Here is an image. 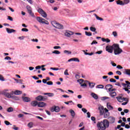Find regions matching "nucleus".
I'll list each match as a JSON object with an SVG mask.
<instances>
[{"mask_svg":"<svg viewBox=\"0 0 130 130\" xmlns=\"http://www.w3.org/2000/svg\"><path fill=\"white\" fill-rule=\"evenodd\" d=\"M97 127L99 130H105L109 127V121L106 119L103 120V121L99 122L97 123Z\"/></svg>","mask_w":130,"mask_h":130,"instance_id":"1","label":"nucleus"},{"mask_svg":"<svg viewBox=\"0 0 130 130\" xmlns=\"http://www.w3.org/2000/svg\"><path fill=\"white\" fill-rule=\"evenodd\" d=\"M99 110H100V113H101V114H102V115L104 114V118H107V117H109V115H110V113H109L108 110L106 108L104 109L103 107H102L101 108H99Z\"/></svg>","mask_w":130,"mask_h":130,"instance_id":"2","label":"nucleus"},{"mask_svg":"<svg viewBox=\"0 0 130 130\" xmlns=\"http://www.w3.org/2000/svg\"><path fill=\"white\" fill-rule=\"evenodd\" d=\"M114 53L115 55L120 54L122 52V49L119 47V45L114 44Z\"/></svg>","mask_w":130,"mask_h":130,"instance_id":"3","label":"nucleus"},{"mask_svg":"<svg viewBox=\"0 0 130 130\" xmlns=\"http://www.w3.org/2000/svg\"><path fill=\"white\" fill-rule=\"evenodd\" d=\"M37 21H38L39 23H41L42 24H46V25H49V22H48L47 20H45V19L42 17H37Z\"/></svg>","mask_w":130,"mask_h":130,"instance_id":"4","label":"nucleus"},{"mask_svg":"<svg viewBox=\"0 0 130 130\" xmlns=\"http://www.w3.org/2000/svg\"><path fill=\"white\" fill-rule=\"evenodd\" d=\"M37 11L38 13L42 16V17H43V18H47V14L46 12H45V11H44V10H43V9L39 8Z\"/></svg>","mask_w":130,"mask_h":130,"instance_id":"5","label":"nucleus"},{"mask_svg":"<svg viewBox=\"0 0 130 130\" xmlns=\"http://www.w3.org/2000/svg\"><path fill=\"white\" fill-rule=\"evenodd\" d=\"M114 50V46H113V45L112 46L108 45L106 47V50L109 53H112Z\"/></svg>","mask_w":130,"mask_h":130,"instance_id":"6","label":"nucleus"},{"mask_svg":"<svg viewBox=\"0 0 130 130\" xmlns=\"http://www.w3.org/2000/svg\"><path fill=\"white\" fill-rule=\"evenodd\" d=\"M3 94L5 97H6V98H12V99H14V96H13V91L11 93L4 92Z\"/></svg>","mask_w":130,"mask_h":130,"instance_id":"7","label":"nucleus"},{"mask_svg":"<svg viewBox=\"0 0 130 130\" xmlns=\"http://www.w3.org/2000/svg\"><path fill=\"white\" fill-rule=\"evenodd\" d=\"M53 26H54V28H56L57 29H63V25L58 23L54 22L53 24Z\"/></svg>","mask_w":130,"mask_h":130,"instance_id":"8","label":"nucleus"},{"mask_svg":"<svg viewBox=\"0 0 130 130\" xmlns=\"http://www.w3.org/2000/svg\"><path fill=\"white\" fill-rule=\"evenodd\" d=\"M77 83H79L81 85V87H87V84H86V82L84 81V80L81 79L77 80Z\"/></svg>","mask_w":130,"mask_h":130,"instance_id":"9","label":"nucleus"},{"mask_svg":"<svg viewBox=\"0 0 130 130\" xmlns=\"http://www.w3.org/2000/svg\"><path fill=\"white\" fill-rule=\"evenodd\" d=\"M51 111L52 112H59L60 111V108L58 107V106H53L52 108H51Z\"/></svg>","mask_w":130,"mask_h":130,"instance_id":"10","label":"nucleus"},{"mask_svg":"<svg viewBox=\"0 0 130 130\" xmlns=\"http://www.w3.org/2000/svg\"><path fill=\"white\" fill-rule=\"evenodd\" d=\"M113 86L111 84H108L105 86L106 90H108L109 92H111V91H115V89H113Z\"/></svg>","mask_w":130,"mask_h":130,"instance_id":"11","label":"nucleus"},{"mask_svg":"<svg viewBox=\"0 0 130 130\" xmlns=\"http://www.w3.org/2000/svg\"><path fill=\"white\" fill-rule=\"evenodd\" d=\"M74 32L71 30H66L64 33V35L66 37H71V36H72V35H74Z\"/></svg>","mask_w":130,"mask_h":130,"instance_id":"12","label":"nucleus"},{"mask_svg":"<svg viewBox=\"0 0 130 130\" xmlns=\"http://www.w3.org/2000/svg\"><path fill=\"white\" fill-rule=\"evenodd\" d=\"M116 98L119 102H123L124 101H127V98H122L121 96H117Z\"/></svg>","mask_w":130,"mask_h":130,"instance_id":"13","label":"nucleus"},{"mask_svg":"<svg viewBox=\"0 0 130 130\" xmlns=\"http://www.w3.org/2000/svg\"><path fill=\"white\" fill-rule=\"evenodd\" d=\"M36 99L38 101H45V100H46V99H45V98L43 97L42 95H39L36 97Z\"/></svg>","mask_w":130,"mask_h":130,"instance_id":"14","label":"nucleus"},{"mask_svg":"<svg viewBox=\"0 0 130 130\" xmlns=\"http://www.w3.org/2000/svg\"><path fill=\"white\" fill-rule=\"evenodd\" d=\"M38 107H45L46 106V104L42 102H39L38 103Z\"/></svg>","mask_w":130,"mask_h":130,"instance_id":"15","label":"nucleus"},{"mask_svg":"<svg viewBox=\"0 0 130 130\" xmlns=\"http://www.w3.org/2000/svg\"><path fill=\"white\" fill-rule=\"evenodd\" d=\"M6 31L9 34H11V33H15V32H16V30L9 28H6Z\"/></svg>","mask_w":130,"mask_h":130,"instance_id":"16","label":"nucleus"},{"mask_svg":"<svg viewBox=\"0 0 130 130\" xmlns=\"http://www.w3.org/2000/svg\"><path fill=\"white\" fill-rule=\"evenodd\" d=\"M109 120L110 123H114V122L115 121V118H114L113 117H109Z\"/></svg>","mask_w":130,"mask_h":130,"instance_id":"17","label":"nucleus"},{"mask_svg":"<svg viewBox=\"0 0 130 130\" xmlns=\"http://www.w3.org/2000/svg\"><path fill=\"white\" fill-rule=\"evenodd\" d=\"M30 104L31 106H33L34 107L37 106V105L38 106V103L36 101L31 102Z\"/></svg>","mask_w":130,"mask_h":130,"instance_id":"18","label":"nucleus"},{"mask_svg":"<svg viewBox=\"0 0 130 130\" xmlns=\"http://www.w3.org/2000/svg\"><path fill=\"white\" fill-rule=\"evenodd\" d=\"M109 92V94L111 97H115V96H116V92L115 91H111Z\"/></svg>","mask_w":130,"mask_h":130,"instance_id":"19","label":"nucleus"},{"mask_svg":"<svg viewBox=\"0 0 130 130\" xmlns=\"http://www.w3.org/2000/svg\"><path fill=\"white\" fill-rule=\"evenodd\" d=\"M22 99L24 102H30V101H31V100L30 99V98L26 96L23 97Z\"/></svg>","mask_w":130,"mask_h":130,"instance_id":"20","label":"nucleus"},{"mask_svg":"<svg viewBox=\"0 0 130 130\" xmlns=\"http://www.w3.org/2000/svg\"><path fill=\"white\" fill-rule=\"evenodd\" d=\"M93 16L95 17L96 20H98L99 21H103V18L100 17L99 16H98V15H97V14L94 13L93 14Z\"/></svg>","mask_w":130,"mask_h":130,"instance_id":"21","label":"nucleus"},{"mask_svg":"<svg viewBox=\"0 0 130 130\" xmlns=\"http://www.w3.org/2000/svg\"><path fill=\"white\" fill-rule=\"evenodd\" d=\"M102 41L103 42H106L107 43H109V42H110V40H109V39H105L103 38H102Z\"/></svg>","mask_w":130,"mask_h":130,"instance_id":"22","label":"nucleus"},{"mask_svg":"<svg viewBox=\"0 0 130 130\" xmlns=\"http://www.w3.org/2000/svg\"><path fill=\"white\" fill-rule=\"evenodd\" d=\"M117 5H119V6H124V4L123 3V2L118 0L116 2Z\"/></svg>","mask_w":130,"mask_h":130,"instance_id":"23","label":"nucleus"},{"mask_svg":"<svg viewBox=\"0 0 130 130\" xmlns=\"http://www.w3.org/2000/svg\"><path fill=\"white\" fill-rule=\"evenodd\" d=\"M91 96L92 97H93V98H94V99H95L96 100H97V99H98V95H97V94H96L94 93H91Z\"/></svg>","mask_w":130,"mask_h":130,"instance_id":"24","label":"nucleus"},{"mask_svg":"<svg viewBox=\"0 0 130 130\" xmlns=\"http://www.w3.org/2000/svg\"><path fill=\"white\" fill-rule=\"evenodd\" d=\"M14 94H15V95H20V94H22V91L20 90H16L14 92Z\"/></svg>","mask_w":130,"mask_h":130,"instance_id":"25","label":"nucleus"},{"mask_svg":"<svg viewBox=\"0 0 130 130\" xmlns=\"http://www.w3.org/2000/svg\"><path fill=\"white\" fill-rule=\"evenodd\" d=\"M90 30L91 32H95V34H97V32H96V28L91 26L90 27Z\"/></svg>","mask_w":130,"mask_h":130,"instance_id":"26","label":"nucleus"},{"mask_svg":"<svg viewBox=\"0 0 130 130\" xmlns=\"http://www.w3.org/2000/svg\"><path fill=\"white\" fill-rule=\"evenodd\" d=\"M73 61H76L77 62H80V59H79L77 57H73L72 58Z\"/></svg>","mask_w":130,"mask_h":130,"instance_id":"27","label":"nucleus"},{"mask_svg":"<svg viewBox=\"0 0 130 130\" xmlns=\"http://www.w3.org/2000/svg\"><path fill=\"white\" fill-rule=\"evenodd\" d=\"M107 107L108 109H110V110L113 109V107L108 103L107 104Z\"/></svg>","mask_w":130,"mask_h":130,"instance_id":"28","label":"nucleus"},{"mask_svg":"<svg viewBox=\"0 0 130 130\" xmlns=\"http://www.w3.org/2000/svg\"><path fill=\"white\" fill-rule=\"evenodd\" d=\"M125 74L128 76H130V69H125Z\"/></svg>","mask_w":130,"mask_h":130,"instance_id":"29","label":"nucleus"},{"mask_svg":"<svg viewBox=\"0 0 130 130\" xmlns=\"http://www.w3.org/2000/svg\"><path fill=\"white\" fill-rule=\"evenodd\" d=\"M26 9L27 10L28 13H30V12H32V8H31L29 6H27Z\"/></svg>","mask_w":130,"mask_h":130,"instance_id":"30","label":"nucleus"},{"mask_svg":"<svg viewBox=\"0 0 130 130\" xmlns=\"http://www.w3.org/2000/svg\"><path fill=\"white\" fill-rule=\"evenodd\" d=\"M70 112L71 114V116L73 117H75V115H76V114L75 113V111H74V110H71L70 111Z\"/></svg>","mask_w":130,"mask_h":130,"instance_id":"31","label":"nucleus"},{"mask_svg":"<svg viewBox=\"0 0 130 130\" xmlns=\"http://www.w3.org/2000/svg\"><path fill=\"white\" fill-rule=\"evenodd\" d=\"M96 88L97 89H104V86H103V85H98L96 86Z\"/></svg>","mask_w":130,"mask_h":130,"instance_id":"32","label":"nucleus"},{"mask_svg":"<svg viewBox=\"0 0 130 130\" xmlns=\"http://www.w3.org/2000/svg\"><path fill=\"white\" fill-rule=\"evenodd\" d=\"M63 53L65 54H72V52L71 51H69V50H64L63 51Z\"/></svg>","mask_w":130,"mask_h":130,"instance_id":"33","label":"nucleus"},{"mask_svg":"<svg viewBox=\"0 0 130 130\" xmlns=\"http://www.w3.org/2000/svg\"><path fill=\"white\" fill-rule=\"evenodd\" d=\"M52 53H53L54 54H60V52L58 50H54L52 52Z\"/></svg>","mask_w":130,"mask_h":130,"instance_id":"34","label":"nucleus"},{"mask_svg":"<svg viewBox=\"0 0 130 130\" xmlns=\"http://www.w3.org/2000/svg\"><path fill=\"white\" fill-rule=\"evenodd\" d=\"M14 111V109L12 107H10L7 109L8 112H13Z\"/></svg>","mask_w":130,"mask_h":130,"instance_id":"35","label":"nucleus"},{"mask_svg":"<svg viewBox=\"0 0 130 130\" xmlns=\"http://www.w3.org/2000/svg\"><path fill=\"white\" fill-rule=\"evenodd\" d=\"M85 34L86 36H92V32H91L85 31Z\"/></svg>","mask_w":130,"mask_h":130,"instance_id":"36","label":"nucleus"},{"mask_svg":"<svg viewBox=\"0 0 130 130\" xmlns=\"http://www.w3.org/2000/svg\"><path fill=\"white\" fill-rule=\"evenodd\" d=\"M112 35L114 37L116 38L117 37V32L116 31H114L112 32Z\"/></svg>","mask_w":130,"mask_h":130,"instance_id":"37","label":"nucleus"},{"mask_svg":"<svg viewBox=\"0 0 130 130\" xmlns=\"http://www.w3.org/2000/svg\"><path fill=\"white\" fill-rule=\"evenodd\" d=\"M90 88H94L95 86V83H89Z\"/></svg>","mask_w":130,"mask_h":130,"instance_id":"38","label":"nucleus"},{"mask_svg":"<svg viewBox=\"0 0 130 130\" xmlns=\"http://www.w3.org/2000/svg\"><path fill=\"white\" fill-rule=\"evenodd\" d=\"M129 0H123L124 6V5H127L128 4H129Z\"/></svg>","mask_w":130,"mask_h":130,"instance_id":"39","label":"nucleus"},{"mask_svg":"<svg viewBox=\"0 0 130 130\" xmlns=\"http://www.w3.org/2000/svg\"><path fill=\"white\" fill-rule=\"evenodd\" d=\"M28 14L30 15V16H31V17H32V18H36V17L35 16V15H34V13H33V12H32V11H30V12H28Z\"/></svg>","mask_w":130,"mask_h":130,"instance_id":"40","label":"nucleus"},{"mask_svg":"<svg viewBox=\"0 0 130 130\" xmlns=\"http://www.w3.org/2000/svg\"><path fill=\"white\" fill-rule=\"evenodd\" d=\"M27 126L28 127H30V128L33 127V122H29Z\"/></svg>","mask_w":130,"mask_h":130,"instance_id":"41","label":"nucleus"},{"mask_svg":"<svg viewBox=\"0 0 130 130\" xmlns=\"http://www.w3.org/2000/svg\"><path fill=\"white\" fill-rule=\"evenodd\" d=\"M22 32H28L29 31V29H28L26 28H23L21 29Z\"/></svg>","mask_w":130,"mask_h":130,"instance_id":"42","label":"nucleus"},{"mask_svg":"<svg viewBox=\"0 0 130 130\" xmlns=\"http://www.w3.org/2000/svg\"><path fill=\"white\" fill-rule=\"evenodd\" d=\"M4 123H5L6 125H12V124L8 121H5Z\"/></svg>","mask_w":130,"mask_h":130,"instance_id":"43","label":"nucleus"},{"mask_svg":"<svg viewBox=\"0 0 130 130\" xmlns=\"http://www.w3.org/2000/svg\"><path fill=\"white\" fill-rule=\"evenodd\" d=\"M123 90H124L125 91H126V92L128 93V94H129L130 90L129 89H128V88L125 87L123 88Z\"/></svg>","mask_w":130,"mask_h":130,"instance_id":"44","label":"nucleus"},{"mask_svg":"<svg viewBox=\"0 0 130 130\" xmlns=\"http://www.w3.org/2000/svg\"><path fill=\"white\" fill-rule=\"evenodd\" d=\"M68 69H66L64 72V75H65V76H69L70 74H69V72H68Z\"/></svg>","mask_w":130,"mask_h":130,"instance_id":"45","label":"nucleus"},{"mask_svg":"<svg viewBox=\"0 0 130 130\" xmlns=\"http://www.w3.org/2000/svg\"><path fill=\"white\" fill-rule=\"evenodd\" d=\"M44 95H49V97L53 96V93H44Z\"/></svg>","mask_w":130,"mask_h":130,"instance_id":"46","label":"nucleus"},{"mask_svg":"<svg viewBox=\"0 0 130 130\" xmlns=\"http://www.w3.org/2000/svg\"><path fill=\"white\" fill-rule=\"evenodd\" d=\"M110 82H111V83H116V80L113 78H111L110 79Z\"/></svg>","mask_w":130,"mask_h":130,"instance_id":"47","label":"nucleus"},{"mask_svg":"<svg viewBox=\"0 0 130 130\" xmlns=\"http://www.w3.org/2000/svg\"><path fill=\"white\" fill-rule=\"evenodd\" d=\"M60 48H61V47L58 46H55L53 47V49H60Z\"/></svg>","mask_w":130,"mask_h":130,"instance_id":"48","label":"nucleus"},{"mask_svg":"<svg viewBox=\"0 0 130 130\" xmlns=\"http://www.w3.org/2000/svg\"><path fill=\"white\" fill-rule=\"evenodd\" d=\"M50 70H52V71H59V69L58 68H50Z\"/></svg>","mask_w":130,"mask_h":130,"instance_id":"49","label":"nucleus"},{"mask_svg":"<svg viewBox=\"0 0 130 130\" xmlns=\"http://www.w3.org/2000/svg\"><path fill=\"white\" fill-rule=\"evenodd\" d=\"M18 39H19V40H24V39H25V37L24 36L19 37Z\"/></svg>","mask_w":130,"mask_h":130,"instance_id":"50","label":"nucleus"},{"mask_svg":"<svg viewBox=\"0 0 130 130\" xmlns=\"http://www.w3.org/2000/svg\"><path fill=\"white\" fill-rule=\"evenodd\" d=\"M0 81H4L5 78L3 77V75H0Z\"/></svg>","mask_w":130,"mask_h":130,"instance_id":"51","label":"nucleus"},{"mask_svg":"<svg viewBox=\"0 0 130 130\" xmlns=\"http://www.w3.org/2000/svg\"><path fill=\"white\" fill-rule=\"evenodd\" d=\"M47 84L49 85H53V83L52 82V81H48L47 82Z\"/></svg>","mask_w":130,"mask_h":130,"instance_id":"52","label":"nucleus"},{"mask_svg":"<svg viewBox=\"0 0 130 130\" xmlns=\"http://www.w3.org/2000/svg\"><path fill=\"white\" fill-rule=\"evenodd\" d=\"M116 68L119 70H122V69H123V68L120 65H118Z\"/></svg>","mask_w":130,"mask_h":130,"instance_id":"53","label":"nucleus"},{"mask_svg":"<svg viewBox=\"0 0 130 130\" xmlns=\"http://www.w3.org/2000/svg\"><path fill=\"white\" fill-rule=\"evenodd\" d=\"M91 119L92 120V121H94V123H96V122L95 121L96 120V118H95L94 117L92 116L91 117Z\"/></svg>","mask_w":130,"mask_h":130,"instance_id":"54","label":"nucleus"},{"mask_svg":"<svg viewBox=\"0 0 130 130\" xmlns=\"http://www.w3.org/2000/svg\"><path fill=\"white\" fill-rule=\"evenodd\" d=\"M102 52H103V51L102 50L101 51H99L95 52L96 54H101V53H102Z\"/></svg>","mask_w":130,"mask_h":130,"instance_id":"55","label":"nucleus"},{"mask_svg":"<svg viewBox=\"0 0 130 130\" xmlns=\"http://www.w3.org/2000/svg\"><path fill=\"white\" fill-rule=\"evenodd\" d=\"M116 74H117V75H119V76H121V72L119 71H116Z\"/></svg>","mask_w":130,"mask_h":130,"instance_id":"56","label":"nucleus"},{"mask_svg":"<svg viewBox=\"0 0 130 130\" xmlns=\"http://www.w3.org/2000/svg\"><path fill=\"white\" fill-rule=\"evenodd\" d=\"M5 59L6 60H11V58L9 56H6L5 58Z\"/></svg>","mask_w":130,"mask_h":130,"instance_id":"57","label":"nucleus"},{"mask_svg":"<svg viewBox=\"0 0 130 130\" xmlns=\"http://www.w3.org/2000/svg\"><path fill=\"white\" fill-rule=\"evenodd\" d=\"M98 42H97V41H93V42L91 43V45H93V44H98Z\"/></svg>","mask_w":130,"mask_h":130,"instance_id":"58","label":"nucleus"},{"mask_svg":"<svg viewBox=\"0 0 130 130\" xmlns=\"http://www.w3.org/2000/svg\"><path fill=\"white\" fill-rule=\"evenodd\" d=\"M82 111H83L84 113H87V109H86L85 108H82Z\"/></svg>","mask_w":130,"mask_h":130,"instance_id":"59","label":"nucleus"},{"mask_svg":"<svg viewBox=\"0 0 130 130\" xmlns=\"http://www.w3.org/2000/svg\"><path fill=\"white\" fill-rule=\"evenodd\" d=\"M31 41H32V42H38V39H31Z\"/></svg>","mask_w":130,"mask_h":130,"instance_id":"60","label":"nucleus"},{"mask_svg":"<svg viewBox=\"0 0 130 130\" xmlns=\"http://www.w3.org/2000/svg\"><path fill=\"white\" fill-rule=\"evenodd\" d=\"M23 116H24V115L22 114H19L18 115V117H19V118H21V117H23Z\"/></svg>","mask_w":130,"mask_h":130,"instance_id":"61","label":"nucleus"},{"mask_svg":"<svg viewBox=\"0 0 130 130\" xmlns=\"http://www.w3.org/2000/svg\"><path fill=\"white\" fill-rule=\"evenodd\" d=\"M106 99H109V98L107 97V96H104L102 98V100H106Z\"/></svg>","mask_w":130,"mask_h":130,"instance_id":"62","label":"nucleus"},{"mask_svg":"<svg viewBox=\"0 0 130 130\" xmlns=\"http://www.w3.org/2000/svg\"><path fill=\"white\" fill-rule=\"evenodd\" d=\"M8 20H9L10 21H13V17L11 16H8Z\"/></svg>","mask_w":130,"mask_h":130,"instance_id":"63","label":"nucleus"},{"mask_svg":"<svg viewBox=\"0 0 130 130\" xmlns=\"http://www.w3.org/2000/svg\"><path fill=\"white\" fill-rule=\"evenodd\" d=\"M111 63L112 64V66L113 67H116V64L114 62H113V61L111 62Z\"/></svg>","mask_w":130,"mask_h":130,"instance_id":"64","label":"nucleus"}]
</instances>
